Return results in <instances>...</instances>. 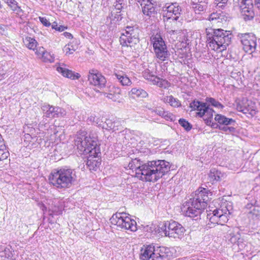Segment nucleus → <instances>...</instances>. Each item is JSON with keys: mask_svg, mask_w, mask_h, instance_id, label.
<instances>
[{"mask_svg": "<svg viewBox=\"0 0 260 260\" xmlns=\"http://www.w3.org/2000/svg\"><path fill=\"white\" fill-rule=\"evenodd\" d=\"M114 75L121 86L128 87L132 85V81L131 79L123 71L115 69L114 71Z\"/></svg>", "mask_w": 260, "mask_h": 260, "instance_id": "aec40b11", "label": "nucleus"}, {"mask_svg": "<svg viewBox=\"0 0 260 260\" xmlns=\"http://www.w3.org/2000/svg\"><path fill=\"white\" fill-rule=\"evenodd\" d=\"M220 172L215 169L210 170L209 177L211 182L218 181L220 180Z\"/></svg>", "mask_w": 260, "mask_h": 260, "instance_id": "473e14b6", "label": "nucleus"}, {"mask_svg": "<svg viewBox=\"0 0 260 260\" xmlns=\"http://www.w3.org/2000/svg\"><path fill=\"white\" fill-rule=\"evenodd\" d=\"M228 0H215V4L219 8L224 7L227 4Z\"/></svg>", "mask_w": 260, "mask_h": 260, "instance_id": "a18cd8bd", "label": "nucleus"}, {"mask_svg": "<svg viewBox=\"0 0 260 260\" xmlns=\"http://www.w3.org/2000/svg\"><path fill=\"white\" fill-rule=\"evenodd\" d=\"M206 101L216 108L220 109H222L223 108V106L220 103L213 98H207Z\"/></svg>", "mask_w": 260, "mask_h": 260, "instance_id": "c9c22d12", "label": "nucleus"}, {"mask_svg": "<svg viewBox=\"0 0 260 260\" xmlns=\"http://www.w3.org/2000/svg\"><path fill=\"white\" fill-rule=\"evenodd\" d=\"M193 8L196 13H200L204 11V7L200 4H198L194 2H192Z\"/></svg>", "mask_w": 260, "mask_h": 260, "instance_id": "a19ab883", "label": "nucleus"}, {"mask_svg": "<svg viewBox=\"0 0 260 260\" xmlns=\"http://www.w3.org/2000/svg\"><path fill=\"white\" fill-rule=\"evenodd\" d=\"M143 76H144L145 79L150 81V82H152V84L153 83V82H154V80H155V78L156 77V76H155L154 75H152L149 72H147V71H145L144 73Z\"/></svg>", "mask_w": 260, "mask_h": 260, "instance_id": "ea45409f", "label": "nucleus"}, {"mask_svg": "<svg viewBox=\"0 0 260 260\" xmlns=\"http://www.w3.org/2000/svg\"><path fill=\"white\" fill-rule=\"evenodd\" d=\"M208 20L212 22L213 24H216L217 26H221L227 21V17L222 13H213L210 15Z\"/></svg>", "mask_w": 260, "mask_h": 260, "instance_id": "4be33fe9", "label": "nucleus"}, {"mask_svg": "<svg viewBox=\"0 0 260 260\" xmlns=\"http://www.w3.org/2000/svg\"><path fill=\"white\" fill-rule=\"evenodd\" d=\"M137 158L133 159L128 167L136 171L135 176L145 182H156L161 178L170 168L169 163L164 160L148 161L143 164Z\"/></svg>", "mask_w": 260, "mask_h": 260, "instance_id": "f257e3e1", "label": "nucleus"}, {"mask_svg": "<svg viewBox=\"0 0 260 260\" xmlns=\"http://www.w3.org/2000/svg\"><path fill=\"white\" fill-rule=\"evenodd\" d=\"M142 7L143 14L150 17L156 14V7L160 0H136Z\"/></svg>", "mask_w": 260, "mask_h": 260, "instance_id": "ddd939ff", "label": "nucleus"}, {"mask_svg": "<svg viewBox=\"0 0 260 260\" xmlns=\"http://www.w3.org/2000/svg\"><path fill=\"white\" fill-rule=\"evenodd\" d=\"M214 113V111L209 107L205 112L204 115L201 117L203 119L206 124L210 125L213 123L212 121Z\"/></svg>", "mask_w": 260, "mask_h": 260, "instance_id": "c756f323", "label": "nucleus"}, {"mask_svg": "<svg viewBox=\"0 0 260 260\" xmlns=\"http://www.w3.org/2000/svg\"><path fill=\"white\" fill-rule=\"evenodd\" d=\"M87 78L90 85L99 89L105 87L107 83L106 78L96 69L89 71Z\"/></svg>", "mask_w": 260, "mask_h": 260, "instance_id": "f8f14e48", "label": "nucleus"}, {"mask_svg": "<svg viewBox=\"0 0 260 260\" xmlns=\"http://www.w3.org/2000/svg\"><path fill=\"white\" fill-rule=\"evenodd\" d=\"M166 102L168 103L171 106L179 107L181 106V103L179 100L174 98L172 95L168 96L165 98Z\"/></svg>", "mask_w": 260, "mask_h": 260, "instance_id": "72a5a7b5", "label": "nucleus"}, {"mask_svg": "<svg viewBox=\"0 0 260 260\" xmlns=\"http://www.w3.org/2000/svg\"><path fill=\"white\" fill-rule=\"evenodd\" d=\"M55 108L52 106H48V110H47L46 114V116L48 117H54L55 114L54 113Z\"/></svg>", "mask_w": 260, "mask_h": 260, "instance_id": "c03bdc74", "label": "nucleus"}, {"mask_svg": "<svg viewBox=\"0 0 260 260\" xmlns=\"http://www.w3.org/2000/svg\"><path fill=\"white\" fill-rule=\"evenodd\" d=\"M153 84L164 88H167L170 86V83L167 80L160 78L157 76H156Z\"/></svg>", "mask_w": 260, "mask_h": 260, "instance_id": "2f4dec72", "label": "nucleus"}, {"mask_svg": "<svg viewBox=\"0 0 260 260\" xmlns=\"http://www.w3.org/2000/svg\"><path fill=\"white\" fill-rule=\"evenodd\" d=\"M39 19L44 26L48 27L51 25L50 22L46 17H39Z\"/></svg>", "mask_w": 260, "mask_h": 260, "instance_id": "49530a36", "label": "nucleus"}, {"mask_svg": "<svg viewBox=\"0 0 260 260\" xmlns=\"http://www.w3.org/2000/svg\"><path fill=\"white\" fill-rule=\"evenodd\" d=\"M215 120L219 124L228 125L235 121L232 118H229L221 114H216L214 117Z\"/></svg>", "mask_w": 260, "mask_h": 260, "instance_id": "bb28decb", "label": "nucleus"}, {"mask_svg": "<svg viewBox=\"0 0 260 260\" xmlns=\"http://www.w3.org/2000/svg\"><path fill=\"white\" fill-rule=\"evenodd\" d=\"M7 3L12 10L14 11L20 9V8L17 5V2L15 0H7Z\"/></svg>", "mask_w": 260, "mask_h": 260, "instance_id": "4c0bfd02", "label": "nucleus"}, {"mask_svg": "<svg viewBox=\"0 0 260 260\" xmlns=\"http://www.w3.org/2000/svg\"><path fill=\"white\" fill-rule=\"evenodd\" d=\"M207 219V225L209 228H211L216 225H224L228 221L229 218L227 214L223 213L222 210L215 209L208 211Z\"/></svg>", "mask_w": 260, "mask_h": 260, "instance_id": "6e6552de", "label": "nucleus"}, {"mask_svg": "<svg viewBox=\"0 0 260 260\" xmlns=\"http://www.w3.org/2000/svg\"><path fill=\"white\" fill-rule=\"evenodd\" d=\"M50 185L58 189L70 188L76 179V175L71 169L60 168L52 171L48 177Z\"/></svg>", "mask_w": 260, "mask_h": 260, "instance_id": "20e7f679", "label": "nucleus"}, {"mask_svg": "<svg viewBox=\"0 0 260 260\" xmlns=\"http://www.w3.org/2000/svg\"><path fill=\"white\" fill-rule=\"evenodd\" d=\"M153 111L157 115L164 118L166 120H173V114L168 111H165L162 108H158L154 110Z\"/></svg>", "mask_w": 260, "mask_h": 260, "instance_id": "7c9ffc66", "label": "nucleus"}, {"mask_svg": "<svg viewBox=\"0 0 260 260\" xmlns=\"http://www.w3.org/2000/svg\"><path fill=\"white\" fill-rule=\"evenodd\" d=\"M179 123L187 131H190L192 128L191 125L188 121L183 118H181L179 120Z\"/></svg>", "mask_w": 260, "mask_h": 260, "instance_id": "e433bc0d", "label": "nucleus"}, {"mask_svg": "<svg viewBox=\"0 0 260 260\" xmlns=\"http://www.w3.org/2000/svg\"><path fill=\"white\" fill-rule=\"evenodd\" d=\"M156 57L161 61H165L170 56L167 45L160 33H156L150 38Z\"/></svg>", "mask_w": 260, "mask_h": 260, "instance_id": "423d86ee", "label": "nucleus"}, {"mask_svg": "<svg viewBox=\"0 0 260 260\" xmlns=\"http://www.w3.org/2000/svg\"><path fill=\"white\" fill-rule=\"evenodd\" d=\"M37 56L44 62L52 63L54 61V56L48 52L43 47H38L35 51Z\"/></svg>", "mask_w": 260, "mask_h": 260, "instance_id": "f3484780", "label": "nucleus"}, {"mask_svg": "<svg viewBox=\"0 0 260 260\" xmlns=\"http://www.w3.org/2000/svg\"><path fill=\"white\" fill-rule=\"evenodd\" d=\"M178 20V18L164 19L165 28L168 31L173 32L177 31L180 25V22Z\"/></svg>", "mask_w": 260, "mask_h": 260, "instance_id": "5701e85b", "label": "nucleus"}, {"mask_svg": "<svg viewBox=\"0 0 260 260\" xmlns=\"http://www.w3.org/2000/svg\"><path fill=\"white\" fill-rule=\"evenodd\" d=\"M185 214L186 216L193 218L198 216L200 214L195 208H193V206L190 204L187 207V210L185 211Z\"/></svg>", "mask_w": 260, "mask_h": 260, "instance_id": "f704fd0d", "label": "nucleus"}, {"mask_svg": "<svg viewBox=\"0 0 260 260\" xmlns=\"http://www.w3.org/2000/svg\"><path fill=\"white\" fill-rule=\"evenodd\" d=\"M173 253L169 248L159 246L155 248L153 260H170Z\"/></svg>", "mask_w": 260, "mask_h": 260, "instance_id": "2eb2a0df", "label": "nucleus"}, {"mask_svg": "<svg viewBox=\"0 0 260 260\" xmlns=\"http://www.w3.org/2000/svg\"><path fill=\"white\" fill-rule=\"evenodd\" d=\"M137 38L135 36V29L133 27L127 26L125 32L120 37V44L124 47H132L136 43Z\"/></svg>", "mask_w": 260, "mask_h": 260, "instance_id": "4468645a", "label": "nucleus"}, {"mask_svg": "<svg viewBox=\"0 0 260 260\" xmlns=\"http://www.w3.org/2000/svg\"><path fill=\"white\" fill-rule=\"evenodd\" d=\"M240 40L243 50L247 53L251 54L255 52L257 46V39L252 33L241 34Z\"/></svg>", "mask_w": 260, "mask_h": 260, "instance_id": "9d476101", "label": "nucleus"}, {"mask_svg": "<svg viewBox=\"0 0 260 260\" xmlns=\"http://www.w3.org/2000/svg\"><path fill=\"white\" fill-rule=\"evenodd\" d=\"M190 205L196 209L200 215L207 206V204L205 203V202H201L196 198L193 200Z\"/></svg>", "mask_w": 260, "mask_h": 260, "instance_id": "cd10ccee", "label": "nucleus"}, {"mask_svg": "<svg viewBox=\"0 0 260 260\" xmlns=\"http://www.w3.org/2000/svg\"><path fill=\"white\" fill-rule=\"evenodd\" d=\"M254 3L255 6L260 10V0H254Z\"/></svg>", "mask_w": 260, "mask_h": 260, "instance_id": "09e8293b", "label": "nucleus"}, {"mask_svg": "<svg viewBox=\"0 0 260 260\" xmlns=\"http://www.w3.org/2000/svg\"><path fill=\"white\" fill-rule=\"evenodd\" d=\"M206 43L208 50L220 53L225 51L231 43L230 31L221 28H206Z\"/></svg>", "mask_w": 260, "mask_h": 260, "instance_id": "7ed1b4c3", "label": "nucleus"}, {"mask_svg": "<svg viewBox=\"0 0 260 260\" xmlns=\"http://www.w3.org/2000/svg\"><path fill=\"white\" fill-rule=\"evenodd\" d=\"M75 51L73 45L68 44L66 45L63 48V52L66 55L72 54Z\"/></svg>", "mask_w": 260, "mask_h": 260, "instance_id": "58836bf2", "label": "nucleus"}, {"mask_svg": "<svg viewBox=\"0 0 260 260\" xmlns=\"http://www.w3.org/2000/svg\"><path fill=\"white\" fill-rule=\"evenodd\" d=\"M121 94V89L118 87L112 86L110 87L109 93L107 94V97L114 101H116L119 95Z\"/></svg>", "mask_w": 260, "mask_h": 260, "instance_id": "c85d7f7f", "label": "nucleus"}, {"mask_svg": "<svg viewBox=\"0 0 260 260\" xmlns=\"http://www.w3.org/2000/svg\"><path fill=\"white\" fill-rule=\"evenodd\" d=\"M164 231L166 236L174 238H180L185 232V228L179 223L173 220L165 222Z\"/></svg>", "mask_w": 260, "mask_h": 260, "instance_id": "1a4fd4ad", "label": "nucleus"}, {"mask_svg": "<svg viewBox=\"0 0 260 260\" xmlns=\"http://www.w3.org/2000/svg\"><path fill=\"white\" fill-rule=\"evenodd\" d=\"M23 42L25 46L28 49L32 50L35 52L36 51L38 43L34 38L28 36L25 37L23 39Z\"/></svg>", "mask_w": 260, "mask_h": 260, "instance_id": "a878e982", "label": "nucleus"}, {"mask_svg": "<svg viewBox=\"0 0 260 260\" xmlns=\"http://www.w3.org/2000/svg\"><path fill=\"white\" fill-rule=\"evenodd\" d=\"M52 28L53 29H54L57 31H64L67 28V27H65L64 26H62V25H58L56 22H54L53 23L52 25Z\"/></svg>", "mask_w": 260, "mask_h": 260, "instance_id": "37998d69", "label": "nucleus"}, {"mask_svg": "<svg viewBox=\"0 0 260 260\" xmlns=\"http://www.w3.org/2000/svg\"><path fill=\"white\" fill-rule=\"evenodd\" d=\"M129 98L143 99L148 96L147 92L141 88H133L128 93Z\"/></svg>", "mask_w": 260, "mask_h": 260, "instance_id": "b1692460", "label": "nucleus"}, {"mask_svg": "<svg viewBox=\"0 0 260 260\" xmlns=\"http://www.w3.org/2000/svg\"><path fill=\"white\" fill-rule=\"evenodd\" d=\"M237 109L243 113L253 117L258 113L256 103L247 98H243L237 104Z\"/></svg>", "mask_w": 260, "mask_h": 260, "instance_id": "9b49d317", "label": "nucleus"}, {"mask_svg": "<svg viewBox=\"0 0 260 260\" xmlns=\"http://www.w3.org/2000/svg\"><path fill=\"white\" fill-rule=\"evenodd\" d=\"M76 145L80 151L88 154L86 165L90 171H96L100 168L102 161L100 147L97 142L86 136L83 140L78 138Z\"/></svg>", "mask_w": 260, "mask_h": 260, "instance_id": "f03ea898", "label": "nucleus"}, {"mask_svg": "<svg viewBox=\"0 0 260 260\" xmlns=\"http://www.w3.org/2000/svg\"><path fill=\"white\" fill-rule=\"evenodd\" d=\"M63 35L66 38L68 39H72L73 38L72 35L68 32H64Z\"/></svg>", "mask_w": 260, "mask_h": 260, "instance_id": "de8ad7c7", "label": "nucleus"}, {"mask_svg": "<svg viewBox=\"0 0 260 260\" xmlns=\"http://www.w3.org/2000/svg\"><path fill=\"white\" fill-rule=\"evenodd\" d=\"M155 247L152 245H144L140 250V258L142 260H153Z\"/></svg>", "mask_w": 260, "mask_h": 260, "instance_id": "6ab92c4d", "label": "nucleus"}, {"mask_svg": "<svg viewBox=\"0 0 260 260\" xmlns=\"http://www.w3.org/2000/svg\"><path fill=\"white\" fill-rule=\"evenodd\" d=\"M189 107L191 111H196V116L200 118L204 115L205 112L209 108L206 103L195 100L190 104Z\"/></svg>", "mask_w": 260, "mask_h": 260, "instance_id": "a211bd4d", "label": "nucleus"}, {"mask_svg": "<svg viewBox=\"0 0 260 260\" xmlns=\"http://www.w3.org/2000/svg\"><path fill=\"white\" fill-rule=\"evenodd\" d=\"M56 70L64 77L73 80H78L81 77V75L79 73H76L72 70L66 68L64 64H63L62 66L58 67L56 68Z\"/></svg>", "mask_w": 260, "mask_h": 260, "instance_id": "412c9836", "label": "nucleus"}, {"mask_svg": "<svg viewBox=\"0 0 260 260\" xmlns=\"http://www.w3.org/2000/svg\"><path fill=\"white\" fill-rule=\"evenodd\" d=\"M211 192L208 189L203 187L200 188L196 194V199L201 202L204 201L205 202V203L207 204V202L209 199V194Z\"/></svg>", "mask_w": 260, "mask_h": 260, "instance_id": "393cba45", "label": "nucleus"}, {"mask_svg": "<svg viewBox=\"0 0 260 260\" xmlns=\"http://www.w3.org/2000/svg\"><path fill=\"white\" fill-rule=\"evenodd\" d=\"M4 257L0 255V260H2Z\"/></svg>", "mask_w": 260, "mask_h": 260, "instance_id": "8fccbe9b", "label": "nucleus"}, {"mask_svg": "<svg viewBox=\"0 0 260 260\" xmlns=\"http://www.w3.org/2000/svg\"><path fill=\"white\" fill-rule=\"evenodd\" d=\"M110 220L111 223L117 228L133 232L137 230L136 221L126 213L117 212L112 216Z\"/></svg>", "mask_w": 260, "mask_h": 260, "instance_id": "39448f33", "label": "nucleus"}, {"mask_svg": "<svg viewBox=\"0 0 260 260\" xmlns=\"http://www.w3.org/2000/svg\"><path fill=\"white\" fill-rule=\"evenodd\" d=\"M9 156L8 151L3 149H0V161H3L8 158Z\"/></svg>", "mask_w": 260, "mask_h": 260, "instance_id": "79ce46f5", "label": "nucleus"}, {"mask_svg": "<svg viewBox=\"0 0 260 260\" xmlns=\"http://www.w3.org/2000/svg\"><path fill=\"white\" fill-rule=\"evenodd\" d=\"M234 8L240 11L245 20H252L255 16L253 0H234Z\"/></svg>", "mask_w": 260, "mask_h": 260, "instance_id": "0eeeda50", "label": "nucleus"}, {"mask_svg": "<svg viewBox=\"0 0 260 260\" xmlns=\"http://www.w3.org/2000/svg\"><path fill=\"white\" fill-rule=\"evenodd\" d=\"M181 8L177 3L172 4L164 11V19L179 18Z\"/></svg>", "mask_w": 260, "mask_h": 260, "instance_id": "dca6fc26", "label": "nucleus"}]
</instances>
